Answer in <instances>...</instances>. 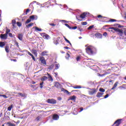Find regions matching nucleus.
I'll return each mask as SVG.
<instances>
[{
    "label": "nucleus",
    "instance_id": "33",
    "mask_svg": "<svg viewBox=\"0 0 126 126\" xmlns=\"http://www.w3.org/2000/svg\"><path fill=\"white\" fill-rule=\"evenodd\" d=\"M118 84H119V82H116L113 86V88L116 89V88L118 86Z\"/></svg>",
    "mask_w": 126,
    "mask_h": 126
},
{
    "label": "nucleus",
    "instance_id": "29",
    "mask_svg": "<svg viewBox=\"0 0 126 126\" xmlns=\"http://www.w3.org/2000/svg\"><path fill=\"white\" fill-rule=\"evenodd\" d=\"M4 46H5V43L4 42H0V47L2 48Z\"/></svg>",
    "mask_w": 126,
    "mask_h": 126
},
{
    "label": "nucleus",
    "instance_id": "53",
    "mask_svg": "<svg viewBox=\"0 0 126 126\" xmlns=\"http://www.w3.org/2000/svg\"><path fill=\"white\" fill-rule=\"evenodd\" d=\"M97 17H98V18H103H103H106V17H103L102 15H98V16H97Z\"/></svg>",
    "mask_w": 126,
    "mask_h": 126
},
{
    "label": "nucleus",
    "instance_id": "41",
    "mask_svg": "<svg viewBox=\"0 0 126 126\" xmlns=\"http://www.w3.org/2000/svg\"><path fill=\"white\" fill-rule=\"evenodd\" d=\"M17 25L19 27H21V26H22V24L19 22H17Z\"/></svg>",
    "mask_w": 126,
    "mask_h": 126
},
{
    "label": "nucleus",
    "instance_id": "34",
    "mask_svg": "<svg viewBox=\"0 0 126 126\" xmlns=\"http://www.w3.org/2000/svg\"><path fill=\"white\" fill-rule=\"evenodd\" d=\"M12 24L13 26H14L15 24H16V21L15 20H12Z\"/></svg>",
    "mask_w": 126,
    "mask_h": 126
},
{
    "label": "nucleus",
    "instance_id": "23",
    "mask_svg": "<svg viewBox=\"0 0 126 126\" xmlns=\"http://www.w3.org/2000/svg\"><path fill=\"white\" fill-rule=\"evenodd\" d=\"M75 99H76V96H75V95H73L72 96H71L70 98V100L74 101V102H75Z\"/></svg>",
    "mask_w": 126,
    "mask_h": 126
},
{
    "label": "nucleus",
    "instance_id": "5",
    "mask_svg": "<svg viewBox=\"0 0 126 126\" xmlns=\"http://www.w3.org/2000/svg\"><path fill=\"white\" fill-rule=\"evenodd\" d=\"M86 15H89V13L87 12H84L80 16V17L82 19H84L86 17Z\"/></svg>",
    "mask_w": 126,
    "mask_h": 126
},
{
    "label": "nucleus",
    "instance_id": "19",
    "mask_svg": "<svg viewBox=\"0 0 126 126\" xmlns=\"http://www.w3.org/2000/svg\"><path fill=\"white\" fill-rule=\"evenodd\" d=\"M18 97H25V94L18 93Z\"/></svg>",
    "mask_w": 126,
    "mask_h": 126
},
{
    "label": "nucleus",
    "instance_id": "43",
    "mask_svg": "<svg viewBox=\"0 0 126 126\" xmlns=\"http://www.w3.org/2000/svg\"><path fill=\"white\" fill-rule=\"evenodd\" d=\"M81 59V57L80 56H78L77 58H76V61L77 62H79V61H80V59Z\"/></svg>",
    "mask_w": 126,
    "mask_h": 126
},
{
    "label": "nucleus",
    "instance_id": "42",
    "mask_svg": "<svg viewBox=\"0 0 126 126\" xmlns=\"http://www.w3.org/2000/svg\"><path fill=\"white\" fill-rule=\"evenodd\" d=\"M116 21H117V20L114 19H111L109 20V22H116Z\"/></svg>",
    "mask_w": 126,
    "mask_h": 126
},
{
    "label": "nucleus",
    "instance_id": "52",
    "mask_svg": "<svg viewBox=\"0 0 126 126\" xmlns=\"http://www.w3.org/2000/svg\"><path fill=\"white\" fill-rule=\"evenodd\" d=\"M30 9H27L26 11V13L24 14V15H27V13H28V12H29L30 11Z\"/></svg>",
    "mask_w": 126,
    "mask_h": 126
},
{
    "label": "nucleus",
    "instance_id": "12",
    "mask_svg": "<svg viewBox=\"0 0 126 126\" xmlns=\"http://www.w3.org/2000/svg\"><path fill=\"white\" fill-rule=\"evenodd\" d=\"M91 91H90L89 92L90 95H93L94 94H95V93H96V90H95L94 89H91Z\"/></svg>",
    "mask_w": 126,
    "mask_h": 126
},
{
    "label": "nucleus",
    "instance_id": "50",
    "mask_svg": "<svg viewBox=\"0 0 126 126\" xmlns=\"http://www.w3.org/2000/svg\"><path fill=\"white\" fill-rule=\"evenodd\" d=\"M93 27H94V25H92V26H90V27L88 28V30H90L92 29V28H93Z\"/></svg>",
    "mask_w": 126,
    "mask_h": 126
},
{
    "label": "nucleus",
    "instance_id": "45",
    "mask_svg": "<svg viewBox=\"0 0 126 126\" xmlns=\"http://www.w3.org/2000/svg\"><path fill=\"white\" fill-rule=\"evenodd\" d=\"M109 29H112L113 30H114V31H117V30L118 29L116 28H114V27H111V28H109Z\"/></svg>",
    "mask_w": 126,
    "mask_h": 126
},
{
    "label": "nucleus",
    "instance_id": "30",
    "mask_svg": "<svg viewBox=\"0 0 126 126\" xmlns=\"http://www.w3.org/2000/svg\"><path fill=\"white\" fill-rule=\"evenodd\" d=\"M54 64L50 65L48 67V69H49L50 70H52V69L54 68Z\"/></svg>",
    "mask_w": 126,
    "mask_h": 126
},
{
    "label": "nucleus",
    "instance_id": "22",
    "mask_svg": "<svg viewBox=\"0 0 126 126\" xmlns=\"http://www.w3.org/2000/svg\"><path fill=\"white\" fill-rule=\"evenodd\" d=\"M104 94L103 93H98L96 97H98V98H100V97H102V95Z\"/></svg>",
    "mask_w": 126,
    "mask_h": 126
},
{
    "label": "nucleus",
    "instance_id": "24",
    "mask_svg": "<svg viewBox=\"0 0 126 126\" xmlns=\"http://www.w3.org/2000/svg\"><path fill=\"white\" fill-rule=\"evenodd\" d=\"M33 24H34L33 23H31L29 25H26V27L27 28H30V27H32V26H33Z\"/></svg>",
    "mask_w": 126,
    "mask_h": 126
},
{
    "label": "nucleus",
    "instance_id": "58",
    "mask_svg": "<svg viewBox=\"0 0 126 126\" xmlns=\"http://www.w3.org/2000/svg\"><path fill=\"white\" fill-rule=\"evenodd\" d=\"M54 43L55 45H58L59 42H58V40H56V41H54Z\"/></svg>",
    "mask_w": 126,
    "mask_h": 126
},
{
    "label": "nucleus",
    "instance_id": "8",
    "mask_svg": "<svg viewBox=\"0 0 126 126\" xmlns=\"http://www.w3.org/2000/svg\"><path fill=\"white\" fill-rule=\"evenodd\" d=\"M94 36H95V37H96L98 39H102V38H103V35H102V34H101L99 32L96 33L94 34Z\"/></svg>",
    "mask_w": 126,
    "mask_h": 126
},
{
    "label": "nucleus",
    "instance_id": "15",
    "mask_svg": "<svg viewBox=\"0 0 126 126\" xmlns=\"http://www.w3.org/2000/svg\"><path fill=\"white\" fill-rule=\"evenodd\" d=\"M47 75L48 76V77H47V78H49V81H54V79H53V77H52V76L51 75V74L47 73Z\"/></svg>",
    "mask_w": 126,
    "mask_h": 126
},
{
    "label": "nucleus",
    "instance_id": "64",
    "mask_svg": "<svg viewBox=\"0 0 126 126\" xmlns=\"http://www.w3.org/2000/svg\"><path fill=\"white\" fill-rule=\"evenodd\" d=\"M64 9H67V6L66 5H64Z\"/></svg>",
    "mask_w": 126,
    "mask_h": 126
},
{
    "label": "nucleus",
    "instance_id": "49",
    "mask_svg": "<svg viewBox=\"0 0 126 126\" xmlns=\"http://www.w3.org/2000/svg\"><path fill=\"white\" fill-rule=\"evenodd\" d=\"M81 24L83 26L87 25V22H82Z\"/></svg>",
    "mask_w": 126,
    "mask_h": 126
},
{
    "label": "nucleus",
    "instance_id": "4",
    "mask_svg": "<svg viewBox=\"0 0 126 126\" xmlns=\"http://www.w3.org/2000/svg\"><path fill=\"white\" fill-rule=\"evenodd\" d=\"M39 60L42 64H45V65L47 64V63L46 62V60H45V58L44 57H40Z\"/></svg>",
    "mask_w": 126,
    "mask_h": 126
},
{
    "label": "nucleus",
    "instance_id": "37",
    "mask_svg": "<svg viewBox=\"0 0 126 126\" xmlns=\"http://www.w3.org/2000/svg\"><path fill=\"white\" fill-rule=\"evenodd\" d=\"M31 22V19H28L25 22V24H28V23H30Z\"/></svg>",
    "mask_w": 126,
    "mask_h": 126
},
{
    "label": "nucleus",
    "instance_id": "7",
    "mask_svg": "<svg viewBox=\"0 0 126 126\" xmlns=\"http://www.w3.org/2000/svg\"><path fill=\"white\" fill-rule=\"evenodd\" d=\"M54 86L56 87V88H58V89H62V88H62V85H61V84H60L58 82H55Z\"/></svg>",
    "mask_w": 126,
    "mask_h": 126
},
{
    "label": "nucleus",
    "instance_id": "61",
    "mask_svg": "<svg viewBox=\"0 0 126 126\" xmlns=\"http://www.w3.org/2000/svg\"><path fill=\"white\" fill-rule=\"evenodd\" d=\"M64 49H66V50H70V48L67 46L64 47Z\"/></svg>",
    "mask_w": 126,
    "mask_h": 126
},
{
    "label": "nucleus",
    "instance_id": "16",
    "mask_svg": "<svg viewBox=\"0 0 126 126\" xmlns=\"http://www.w3.org/2000/svg\"><path fill=\"white\" fill-rule=\"evenodd\" d=\"M48 53H49V52L47 51H44L41 53V56H42V57H44V56H48V54H47Z\"/></svg>",
    "mask_w": 126,
    "mask_h": 126
},
{
    "label": "nucleus",
    "instance_id": "17",
    "mask_svg": "<svg viewBox=\"0 0 126 126\" xmlns=\"http://www.w3.org/2000/svg\"><path fill=\"white\" fill-rule=\"evenodd\" d=\"M33 28H34V30L35 31H36V32H37V31H38L39 32H41L42 31L41 29H40L37 27H34Z\"/></svg>",
    "mask_w": 126,
    "mask_h": 126
},
{
    "label": "nucleus",
    "instance_id": "48",
    "mask_svg": "<svg viewBox=\"0 0 126 126\" xmlns=\"http://www.w3.org/2000/svg\"><path fill=\"white\" fill-rule=\"evenodd\" d=\"M100 92H105V89L103 88H100L99 89Z\"/></svg>",
    "mask_w": 126,
    "mask_h": 126
},
{
    "label": "nucleus",
    "instance_id": "40",
    "mask_svg": "<svg viewBox=\"0 0 126 126\" xmlns=\"http://www.w3.org/2000/svg\"><path fill=\"white\" fill-rule=\"evenodd\" d=\"M0 97H3L4 99H7V96L4 94H0Z\"/></svg>",
    "mask_w": 126,
    "mask_h": 126
},
{
    "label": "nucleus",
    "instance_id": "59",
    "mask_svg": "<svg viewBox=\"0 0 126 126\" xmlns=\"http://www.w3.org/2000/svg\"><path fill=\"white\" fill-rule=\"evenodd\" d=\"M103 36H104L105 37H107V36L108 35V33H107V32H105L103 33Z\"/></svg>",
    "mask_w": 126,
    "mask_h": 126
},
{
    "label": "nucleus",
    "instance_id": "18",
    "mask_svg": "<svg viewBox=\"0 0 126 126\" xmlns=\"http://www.w3.org/2000/svg\"><path fill=\"white\" fill-rule=\"evenodd\" d=\"M23 37V34H19L18 35V38L19 40H20V41H22Z\"/></svg>",
    "mask_w": 126,
    "mask_h": 126
},
{
    "label": "nucleus",
    "instance_id": "3",
    "mask_svg": "<svg viewBox=\"0 0 126 126\" xmlns=\"http://www.w3.org/2000/svg\"><path fill=\"white\" fill-rule=\"evenodd\" d=\"M48 104H57V100L54 99H48L47 101Z\"/></svg>",
    "mask_w": 126,
    "mask_h": 126
},
{
    "label": "nucleus",
    "instance_id": "36",
    "mask_svg": "<svg viewBox=\"0 0 126 126\" xmlns=\"http://www.w3.org/2000/svg\"><path fill=\"white\" fill-rule=\"evenodd\" d=\"M60 22H62V23H68V21L64 20H60Z\"/></svg>",
    "mask_w": 126,
    "mask_h": 126
},
{
    "label": "nucleus",
    "instance_id": "27",
    "mask_svg": "<svg viewBox=\"0 0 126 126\" xmlns=\"http://www.w3.org/2000/svg\"><path fill=\"white\" fill-rule=\"evenodd\" d=\"M72 88L75 89H80V88H82L81 86H73Z\"/></svg>",
    "mask_w": 126,
    "mask_h": 126
},
{
    "label": "nucleus",
    "instance_id": "14",
    "mask_svg": "<svg viewBox=\"0 0 126 126\" xmlns=\"http://www.w3.org/2000/svg\"><path fill=\"white\" fill-rule=\"evenodd\" d=\"M61 91H62V92H64V93H66L67 95H70V93H69L68 91L64 89V88H62Z\"/></svg>",
    "mask_w": 126,
    "mask_h": 126
},
{
    "label": "nucleus",
    "instance_id": "9",
    "mask_svg": "<svg viewBox=\"0 0 126 126\" xmlns=\"http://www.w3.org/2000/svg\"><path fill=\"white\" fill-rule=\"evenodd\" d=\"M31 20H37L38 19V16L32 15L30 16Z\"/></svg>",
    "mask_w": 126,
    "mask_h": 126
},
{
    "label": "nucleus",
    "instance_id": "51",
    "mask_svg": "<svg viewBox=\"0 0 126 126\" xmlns=\"http://www.w3.org/2000/svg\"><path fill=\"white\" fill-rule=\"evenodd\" d=\"M49 25H50V26H52V27H55L56 25L54 23H49Z\"/></svg>",
    "mask_w": 126,
    "mask_h": 126
},
{
    "label": "nucleus",
    "instance_id": "13",
    "mask_svg": "<svg viewBox=\"0 0 126 126\" xmlns=\"http://www.w3.org/2000/svg\"><path fill=\"white\" fill-rule=\"evenodd\" d=\"M122 122V119H118L114 123V125L116 124V126H119V125H121V122Z\"/></svg>",
    "mask_w": 126,
    "mask_h": 126
},
{
    "label": "nucleus",
    "instance_id": "21",
    "mask_svg": "<svg viewBox=\"0 0 126 126\" xmlns=\"http://www.w3.org/2000/svg\"><path fill=\"white\" fill-rule=\"evenodd\" d=\"M107 74H110V72H105V73L102 74H99V76L101 77H103V76H105V75H107Z\"/></svg>",
    "mask_w": 126,
    "mask_h": 126
},
{
    "label": "nucleus",
    "instance_id": "39",
    "mask_svg": "<svg viewBox=\"0 0 126 126\" xmlns=\"http://www.w3.org/2000/svg\"><path fill=\"white\" fill-rule=\"evenodd\" d=\"M10 32V30H9L8 29H6L5 34H6L7 35H8V34H9Z\"/></svg>",
    "mask_w": 126,
    "mask_h": 126
},
{
    "label": "nucleus",
    "instance_id": "54",
    "mask_svg": "<svg viewBox=\"0 0 126 126\" xmlns=\"http://www.w3.org/2000/svg\"><path fill=\"white\" fill-rule=\"evenodd\" d=\"M9 37H10L11 38H13V36H12V33H9L8 34Z\"/></svg>",
    "mask_w": 126,
    "mask_h": 126
},
{
    "label": "nucleus",
    "instance_id": "32",
    "mask_svg": "<svg viewBox=\"0 0 126 126\" xmlns=\"http://www.w3.org/2000/svg\"><path fill=\"white\" fill-rule=\"evenodd\" d=\"M48 2H49V3H52V2H55V4H58L57 3H56V0H49Z\"/></svg>",
    "mask_w": 126,
    "mask_h": 126
},
{
    "label": "nucleus",
    "instance_id": "47",
    "mask_svg": "<svg viewBox=\"0 0 126 126\" xmlns=\"http://www.w3.org/2000/svg\"><path fill=\"white\" fill-rule=\"evenodd\" d=\"M44 85V82H42L41 83H40V88H43V85Z\"/></svg>",
    "mask_w": 126,
    "mask_h": 126
},
{
    "label": "nucleus",
    "instance_id": "46",
    "mask_svg": "<svg viewBox=\"0 0 126 126\" xmlns=\"http://www.w3.org/2000/svg\"><path fill=\"white\" fill-rule=\"evenodd\" d=\"M65 26H66V27L68 28L69 29H71V27L68 25L67 24H64Z\"/></svg>",
    "mask_w": 126,
    "mask_h": 126
},
{
    "label": "nucleus",
    "instance_id": "26",
    "mask_svg": "<svg viewBox=\"0 0 126 126\" xmlns=\"http://www.w3.org/2000/svg\"><path fill=\"white\" fill-rule=\"evenodd\" d=\"M6 124H7V125H8V126H16L15 124H13V123H10V122H8Z\"/></svg>",
    "mask_w": 126,
    "mask_h": 126
},
{
    "label": "nucleus",
    "instance_id": "38",
    "mask_svg": "<svg viewBox=\"0 0 126 126\" xmlns=\"http://www.w3.org/2000/svg\"><path fill=\"white\" fill-rule=\"evenodd\" d=\"M28 64H29V63H27L25 64V69L27 70L29 69V67H28Z\"/></svg>",
    "mask_w": 126,
    "mask_h": 126
},
{
    "label": "nucleus",
    "instance_id": "11",
    "mask_svg": "<svg viewBox=\"0 0 126 126\" xmlns=\"http://www.w3.org/2000/svg\"><path fill=\"white\" fill-rule=\"evenodd\" d=\"M116 32H118V34H119V35H120V36H123V35L124 34V32H123V30H120L119 29H117V30H116Z\"/></svg>",
    "mask_w": 126,
    "mask_h": 126
},
{
    "label": "nucleus",
    "instance_id": "55",
    "mask_svg": "<svg viewBox=\"0 0 126 126\" xmlns=\"http://www.w3.org/2000/svg\"><path fill=\"white\" fill-rule=\"evenodd\" d=\"M4 118L5 119V120H10V118H9V116H4Z\"/></svg>",
    "mask_w": 126,
    "mask_h": 126
},
{
    "label": "nucleus",
    "instance_id": "20",
    "mask_svg": "<svg viewBox=\"0 0 126 126\" xmlns=\"http://www.w3.org/2000/svg\"><path fill=\"white\" fill-rule=\"evenodd\" d=\"M48 79V77L46 76H43L41 78V81H45V80H47Z\"/></svg>",
    "mask_w": 126,
    "mask_h": 126
},
{
    "label": "nucleus",
    "instance_id": "56",
    "mask_svg": "<svg viewBox=\"0 0 126 126\" xmlns=\"http://www.w3.org/2000/svg\"><path fill=\"white\" fill-rule=\"evenodd\" d=\"M88 83V84H90L91 85H93V84H94V83L92 81L89 82Z\"/></svg>",
    "mask_w": 126,
    "mask_h": 126
},
{
    "label": "nucleus",
    "instance_id": "57",
    "mask_svg": "<svg viewBox=\"0 0 126 126\" xmlns=\"http://www.w3.org/2000/svg\"><path fill=\"white\" fill-rule=\"evenodd\" d=\"M35 121H36V122H38V121H40V117H37L36 119H35Z\"/></svg>",
    "mask_w": 126,
    "mask_h": 126
},
{
    "label": "nucleus",
    "instance_id": "1",
    "mask_svg": "<svg viewBox=\"0 0 126 126\" xmlns=\"http://www.w3.org/2000/svg\"><path fill=\"white\" fill-rule=\"evenodd\" d=\"M86 52L88 55H93L96 53V48L93 46L86 45Z\"/></svg>",
    "mask_w": 126,
    "mask_h": 126
},
{
    "label": "nucleus",
    "instance_id": "25",
    "mask_svg": "<svg viewBox=\"0 0 126 126\" xmlns=\"http://www.w3.org/2000/svg\"><path fill=\"white\" fill-rule=\"evenodd\" d=\"M32 52L33 53V54L35 55V56H37V50H36V49H33L32 50Z\"/></svg>",
    "mask_w": 126,
    "mask_h": 126
},
{
    "label": "nucleus",
    "instance_id": "62",
    "mask_svg": "<svg viewBox=\"0 0 126 126\" xmlns=\"http://www.w3.org/2000/svg\"><path fill=\"white\" fill-rule=\"evenodd\" d=\"M15 45L17 46V48H19V45H18V42H16Z\"/></svg>",
    "mask_w": 126,
    "mask_h": 126
},
{
    "label": "nucleus",
    "instance_id": "10",
    "mask_svg": "<svg viewBox=\"0 0 126 126\" xmlns=\"http://www.w3.org/2000/svg\"><path fill=\"white\" fill-rule=\"evenodd\" d=\"M60 119V116H59L57 114H54L53 115V120L54 121H58Z\"/></svg>",
    "mask_w": 126,
    "mask_h": 126
},
{
    "label": "nucleus",
    "instance_id": "6",
    "mask_svg": "<svg viewBox=\"0 0 126 126\" xmlns=\"http://www.w3.org/2000/svg\"><path fill=\"white\" fill-rule=\"evenodd\" d=\"M0 38L2 40H6V39H7V34L6 33L1 34L0 35Z\"/></svg>",
    "mask_w": 126,
    "mask_h": 126
},
{
    "label": "nucleus",
    "instance_id": "44",
    "mask_svg": "<svg viewBox=\"0 0 126 126\" xmlns=\"http://www.w3.org/2000/svg\"><path fill=\"white\" fill-rule=\"evenodd\" d=\"M13 105H11V106L8 107V111H11V109H12Z\"/></svg>",
    "mask_w": 126,
    "mask_h": 126
},
{
    "label": "nucleus",
    "instance_id": "28",
    "mask_svg": "<svg viewBox=\"0 0 126 126\" xmlns=\"http://www.w3.org/2000/svg\"><path fill=\"white\" fill-rule=\"evenodd\" d=\"M60 64H56L55 69L56 70L59 69V68H60Z\"/></svg>",
    "mask_w": 126,
    "mask_h": 126
},
{
    "label": "nucleus",
    "instance_id": "63",
    "mask_svg": "<svg viewBox=\"0 0 126 126\" xmlns=\"http://www.w3.org/2000/svg\"><path fill=\"white\" fill-rule=\"evenodd\" d=\"M27 53H28V55H29V56H31H31H32V54H31V53H30V52L28 51Z\"/></svg>",
    "mask_w": 126,
    "mask_h": 126
},
{
    "label": "nucleus",
    "instance_id": "60",
    "mask_svg": "<svg viewBox=\"0 0 126 126\" xmlns=\"http://www.w3.org/2000/svg\"><path fill=\"white\" fill-rule=\"evenodd\" d=\"M71 29H73L74 30H75V29H77V27L76 26H75L74 27H71Z\"/></svg>",
    "mask_w": 126,
    "mask_h": 126
},
{
    "label": "nucleus",
    "instance_id": "2",
    "mask_svg": "<svg viewBox=\"0 0 126 126\" xmlns=\"http://www.w3.org/2000/svg\"><path fill=\"white\" fill-rule=\"evenodd\" d=\"M40 35L44 39H45V40H49L51 39V37H50V35L48 34H46L45 33H40Z\"/></svg>",
    "mask_w": 126,
    "mask_h": 126
},
{
    "label": "nucleus",
    "instance_id": "31",
    "mask_svg": "<svg viewBox=\"0 0 126 126\" xmlns=\"http://www.w3.org/2000/svg\"><path fill=\"white\" fill-rule=\"evenodd\" d=\"M9 47L8 46H6L5 48V50L6 53H9Z\"/></svg>",
    "mask_w": 126,
    "mask_h": 126
},
{
    "label": "nucleus",
    "instance_id": "35",
    "mask_svg": "<svg viewBox=\"0 0 126 126\" xmlns=\"http://www.w3.org/2000/svg\"><path fill=\"white\" fill-rule=\"evenodd\" d=\"M70 57V55H69V54L66 53V56H65V59L66 60H68V59H69Z\"/></svg>",
    "mask_w": 126,
    "mask_h": 126
}]
</instances>
